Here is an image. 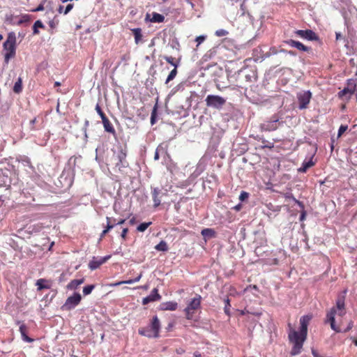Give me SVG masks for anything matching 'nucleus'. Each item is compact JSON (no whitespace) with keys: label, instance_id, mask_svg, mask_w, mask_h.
<instances>
[{"label":"nucleus","instance_id":"1","mask_svg":"<svg viewBox=\"0 0 357 357\" xmlns=\"http://www.w3.org/2000/svg\"><path fill=\"white\" fill-rule=\"evenodd\" d=\"M311 319V316L305 315L303 316L300 319V331L299 332L292 328L291 324H289V333L288 338L293 344L291 350V355L296 356L301 354L304 342L307 338V326Z\"/></svg>","mask_w":357,"mask_h":357},{"label":"nucleus","instance_id":"2","mask_svg":"<svg viewBox=\"0 0 357 357\" xmlns=\"http://www.w3.org/2000/svg\"><path fill=\"white\" fill-rule=\"evenodd\" d=\"M347 290L342 294H339L335 301V305L333 306L326 313L325 323L330 324L332 330L336 333H341V329L335 323V316L342 318L347 314V308L345 305V297Z\"/></svg>","mask_w":357,"mask_h":357},{"label":"nucleus","instance_id":"3","mask_svg":"<svg viewBox=\"0 0 357 357\" xmlns=\"http://www.w3.org/2000/svg\"><path fill=\"white\" fill-rule=\"evenodd\" d=\"M4 54V61L8 63L10 59L15 56L16 53V36L14 32H10L8 34L6 41L3 44Z\"/></svg>","mask_w":357,"mask_h":357},{"label":"nucleus","instance_id":"4","mask_svg":"<svg viewBox=\"0 0 357 357\" xmlns=\"http://www.w3.org/2000/svg\"><path fill=\"white\" fill-rule=\"evenodd\" d=\"M127 157V146L126 145H119L117 147V151H114V159L116 161L115 165L119 170L125 167Z\"/></svg>","mask_w":357,"mask_h":357},{"label":"nucleus","instance_id":"5","mask_svg":"<svg viewBox=\"0 0 357 357\" xmlns=\"http://www.w3.org/2000/svg\"><path fill=\"white\" fill-rule=\"evenodd\" d=\"M201 301L202 296L199 294H196V296L194 297L187 305V307L184 310L185 318L187 319L190 320L193 318L195 312L201 307Z\"/></svg>","mask_w":357,"mask_h":357},{"label":"nucleus","instance_id":"6","mask_svg":"<svg viewBox=\"0 0 357 357\" xmlns=\"http://www.w3.org/2000/svg\"><path fill=\"white\" fill-rule=\"evenodd\" d=\"M206 104L208 107H213L215 109H220L226 103V100L216 95H208L206 100Z\"/></svg>","mask_w":357,"mask_h":357},{"label":"nucleus","instance_id":"7","mask_svg":"<svg viewBox=\"0 0 357 357\" xmlns=\"http://www.w3.org/2000/svg\"><path fill=\"white\" fill-rule=\"evenodd\" d=\"M82 300V296L79 293H74L73 296H69L64 305L62 306V308L66 310H70L75 308Z\"/></svg>","mask_w":357,"mask_h":357},{"label":"nucleus","instance_id":"8","mask_svg":"<svg viewBox=\"0 0 357 357\" xmlns=\"http://www.w3.org/2000/svg\"><path fill=\"white\" fill-rule=\"evenodd\" d=\"M356 86V81L355 79H349L347 83V86L338 93L339 97L342 98L349 94V98H350L351 96L354 93Z\"/></svg>","mask_w":357,"mask_h":357},{"label":"nucleus","instance_id":"9","mask_svg":"<svg viewBox=\"0 0 357 357\" xmlns=\"http://www.w3.org/2000/svg\"><path fill=\"white\" fill-rule=\"evenodd\" d=\"M299 108L301 109L307 108L312 98V93L310 91H303L297 96Z\"/></svg>","mask_w":357,"mask_h":357},{"label":"nucleus","instance_id":"10","mask_svg":"<svg viewBox=\"0 0 357 357\" xmlns=\"http://www.w3.org/2000/svg\"><path fill=\"white\" fill-rule=\"evenodd\" d=\"M295 34L302 38L310 40L317 41L319 40V36L315 32L311 29L306 30H296Z\"/></svg>","mask_w":357,"mask_h":357},{"label":"nucleus","instance_id":"11","mask_svg":"<svg viewBox=\"0 0 357 357\" xmlns=\"http://www.w3.org/2000/svg\"><path fill=\"white\" fill-rule=\"evenodd\" d=\"M109 258L110 256H106L100 259L93 257V259L89 263V268L91 270L97 269L102 264L105 263Z\"/></svg>","mask_w":357,"mask_h":357},{"label":"nucleus","instance_id":"12","mask_svg":"<svg viewBox=\"0 0 357 357\" xmlns=\"http://www.w3.org/2000/svg\"><path fill=\"white\" fill-rule=\"evenodd\" d=\"M161 299V296L158 294V291L156 288H154L150 295L145 297L142 300V304L143 305H147L148 303L151 302H154L156 301H160Z\"/></svg>","mask_w":357,"mask_h":357},{"label":"nucleus","instance_id":"13","mask_svg":"<svg viewBox=\"0 0 357 357\" xmlns=\"http://www.w3.org/2000/svg\"><path fill=\"white\" fill-rule=\"evenodd\" d=\"M284 43L290 47H295L300 51L309 52L310 50V47L305 46L302 43L292 39L287 40Z\"/></svg>","mask_w":357,"mask_h":357},{"label":"nucleus","instance_id":"14","mask_svg":"<svg viewBox=\"0 0 357 357\" xmlns=\"http://www.w3.org/2000/svg\"><path fill=\"white\" fill-rule=\"evenodd\" d=\"M149 327L153 331V337H158L160 329V323L157 316H154L153 317Z\"/></svg>","mask_w":357,"mask_h":357},{"label":"nucleus","instance_id":"15","mask_svg":"<svg viewBox=\"0 0 357 357\" xmlns=\"http://www.w3.org/2000/svg\"><path fill=\"white\" fill-rule=\"evenodd\" d=\"M151 195L154 203V206L158 207L161 204L160 198L162 197V193L161 192V190L159 188H155L152 190Z\"/></svg>","mask_w":357,"mask_h":357},{"label":"nucleus","instance_id":"16","mask_svg":"<svg viewBox=\"0 0 357 357\" xmlns=\"http://www.w3.org/2000/svg\"><path fill=\"white\" fill-rule=\"evenodd\" d=\"M102 122L103 124V127L105 130L107 132L111 133L113 135H116V130L112 124V123L109 121V119L106 116L102 119Z\"/></svg>","mask_w":357,"mask_h":357},{"label":"nucleus","instance_id":"17","mask_svg":"<svg viewBox=\"0 0 357 357\" xmlns=\"http://www.w3.org/2000/svg\"><path fill=\"white\" fill-rule=\"evenodd\" d=\"M36 285L37 286V291H40L43 289H49L51 287L50 282L46 279H39L36 281Z\"/></svg>","mask_w":357,"mask_h":357},{"label":"nucleus","instance_id":"18","mask_svg":"<svg viewBox=\"0 0 357 357\" xmlns=\"http://www.w3.org/2000/svg\"><path fill=\"white\" fill-rule=\"evenodd\" d=\"M278 121H269L262 123L261 125V129L264 131H273L278 128Z\"/></svg>","mask_w":357,"mask_h":357},{"label":"nucleus","instance_id":"19","mask_svg":"<svg viewBox=\"0 0 357 357\" xmlns=\"http://www.w3.org/2000/svg\"><path fill=\"white\" fill-rule=\"evenodd\" d=\"M178 307V303L175 301H168L160 304V308L162 310H176Z\"/></svg>","mask_w":357,"mask_h":357},{"label":"nucleus","instance_id":"20","mask_svg":"<svg viewBox=\"0 0 357 357\" xmlns=\"http://www.w3.org/2000/svg\"><path fill=\"white\" fill-rule=\"evenodd\" d=\"M20 332L21 333V335H22V338L24 341L26 342H33L34 341L33 339L29 337L26 333L28 332V328L26 327V326L24 324H21L20 326Z\"/></svg>","mask_w":357,"mask_h":357},{"label":"nucleus","instance_id":"21","mask_svg":"<svg viewBox=\"0 0 357 357\" xmlns=\"http://www.w3.org/2000/svg\"><path fill=\"white\" fill-rule=\"evenodd\" d=\"M115 227V219L107 217V226L106 228L102 231L100 236L103 237L106 234Z\"/></svg>","mask_w":357,"mask_h":357},{"label":"nucleus","instance_id":"22","mask_svg":"<svg viewBox=\"0 0 357 357\" xmlns=\"http://www.w3.org/2000/svg\"><path fill=\"white\" fill-rule=\"evenodd\" d=\"M132 32L133 33L134 38H135V44L138 45L141 43H142V29L140 28H135L132 29Z\"/></svg>","mask_w":357,"mask_h":357},{"label":"nucleus","instance_id":"23","mask_svg":"<svg viewBox=\"0 0 357 357\" xmlns=\"http://www.w3.org/2000/svg\"><path fill=\"white\" fill-rule=\"evenodd\" d=\"M84 282V278L79 280H73L68 283L67 288L70 290L76 289L80 284H83Z\"/></svg>","mask_w":357,"mask_h":357},{"label":"nucleus","instance_id":"24","mask_svg":"<svg viewBox=\"0 0 357 357\" xmlns=\"http://www.w3.org/2000/svg\"><path fill=\"white\" fill-rule=\"evenodd\" d=\"M163 59L174 68H178L180 64V59H175L171 56H164Z\"/></svg>","mask_w":357,"mask_h":357},{"label":"nucleus","instance_id":"25","mask_svg":"<svg viewBox=\"0 0 357 357\" xmlns=\"http://www.w3.org/2000/svg\"><path fill=\"white\" fill-rule=\"evenodd\" d=\"M314 165V162L312 160H310L309 161H304L302 164V166L298 169L299 172L305 173L307 170Z\"/></svg>","mask_w":357,"mask_h":357},{"label":"nucleus","instance_id":"26","mask_svg":"<svg viewBox=\"0 0 357 357\" xmlns=\"http://www.w3.org/2000/svg\"><path fill=\"white\" fill-rule=\"evenodd\" d=\"M138 333H139V335H143V336H146V337H153V331H151V329L150 328L149 326L146 327V328H140L138 330Z\"/></svg>","mask_w":357,"mask_h":357},{"label":"nucleus","instance_id":"27","mask_svg":"<svg viewBox=\"0 0 357 357\" xmlns=\"http://www.w3.org/2000/svg\"><path fill=\"white\" fill-rule=\"evenodd\" d=\"M142 278V273L139 274L137 278L132 280H123L120 281L114 284H111L110 286H119L123 284H132L134 282L139 281L140 278Z\"/></svg>","mask_w":357,"mask_h":357},{"label":"nucleus","instance_id":"28","mask_svg":"<svg viewBox=\"0 0 357 357\" xmlns=\"http://www.w3.org/2000/svg\"><path fill=\"white\" fill-rule=\"evenodd\" d=\"M165 20V17L158 13H153L152 17L149 19L151 22H162Z\"/></svg>","mask_w":357,"mask_h":357},{"label":"nucleus","instance_id":"29","mask_svg":"<svg viewBox=\"0 0 357 357\" xmlns=\"http://www.w3.org/2000/svg\"><path fill=\"white\" fill-rule=\"evenodd\" d=\"M201 234L204 238H212L215 236V232L213 229L206 228L202 230Z\"/></svg>","mask_w":357,"mask_h":357},{"label":"nucleus","instance_id":"30","mask_svg":"<svg viewBox=\"0 0 357 357\" xmlns=\"http://www.w3.org/2000/svg\"><path fill=\"white\" fill-rule=\"evenodd\" d=\"M18 16H15L13 14L7 15L6 16V20L5 22L10 25H17V20Z\"/></svg>","mask_w":357,"mask_h":357},{"label":"nucleus","instance_id":"31","mask_svg":"<svg viewBox=\"0 0 357 357\" xmlns=\"http://www.w3.org/2000/svg\"><path fill=\"white\" fill-rule=\"evenodd\" d=\"M18 20H17V25H21L24 23L28 22L30 21V15L27 14H24L20 16H18Z\"/></svg>","mask_w":357,"mask_h":357},{"label":"nucleus","instance_id":"32","mask_svg":"<svg viewBox=\"0 0 357 357\" xmlns=\"http://www.w3.org/2000/svg\"><path fill=\"white\" fill-rule=\"evenodd\" d=\"M155 249L158 251L165 252L167 251L168 246L165 241H161L158 245L155 246Z\"/></svg>","mask_w":357,"mask_h":357},{"label":"nucleus","instance_id":"33","mask_svg":"<svg viewBox=\"0 0 357 357\" xmlns=\"http://www.w3.org/2000/svg\"><path fill=\"white\" fill-rule=\"evenodd\" d=\"M22 90V79L20 78L15 83L13 86V91L16 93H19Z\"/></svg>","mask_w":357,"mask_h":357},{"label":"nucleus","instance_id":"34","mask_svg":"<svg viewBox=\"0 0 357 357\" xmlns=\"http://www.w3.org/2000/svg\"><path fill=\"white\" fill-rule=\"evenodd\" d=\"M38 28H44V25L40 20H37L35 22L33 26V34H38L39 33L38 30Z\"/></svg>","mask_w":357,"mask_h":357},{"label":"nucleus","instance_id":"35","mask_svg":"<svg viewBox=\"0 0 357 357\" xmlns=\"http://www.w3.org/2000/svg\"><path fill=\"white\" fill-rule=\"evenodd\" d=\"M177 68H174V69L169 73L167 78L165 81V84H168L170 81L174 79L177 75Z\"/></svg>","mask_w":357,"mask_h":357},{"label":"nucleus","instance_id":"36","mask_svg":"<svg viewBox=\"0 0 357 357\" xmlns=\"http://www.w3.org/2000/svg\"><path fill=\"white\" fill-rule=\"evenodd\" d=\"M151 225V222H143L141 223L138 227H137V230L140 232L144 231L150 225Z\"/></svg>","mask_w":357,"mask_h":357},{"label":"nucleus","instance_id":"37","mask_svg":"<svg viewBox=\"0 0 357 357\" xmlns=\"http://www.w3.org/2000/svg\"><path fill=\"white\" fill-rule=\"evenodd\" d=\"M285 197L288 199H291L295 203H296L301 208H304V205L303 202L297 200L291 194L287 193L285 195Z\"/></svg>","mask_w":357,"mask_h":357},{"label":"nucleus","instance_id":"38","mask_svg":"<svg viewBox=\"0 0 357 357\" xmlns=\"http://www.w3.org/2000/svg\"><path fill=\"white\" fill-rule=\"evenodd\" d=\"M94 288H95V285L94 284L87 285V286L84 287V289H83V294L85 296L89 295V294H90L91 293V291L93 290Z\"/></svg>","mask_w":357,"mask_h":357},{"label":"nucleus","instance_id":"39","mask_svg":"<svg viewBox=\"0 0 357 357\" xmlns=\"http://www.w3.org/2000/svg\"><path fill=\"white\" fill-rule=\"evenodd\" d=\"M229 32L225 29H218L215 31V34L218 37H222L227 36Z\"/></svg>","mask_w":357,"mask_h":357},{"label":"nucleus","instance_id":"40","mask_svg":"<svg viewBox=\"0 0 357 357\" xmlns=\"http://www.w3.org/2000/svg\"><path fill=\"white\" fill-rule=\"evenodd\" d=\"M95 109H96V111L97 112V113L100 116L101 119H102L103 118L106 117L105 114L103 112V111L102 110L100 106L98 104H97L96 105V108Z\"/></svg>","mask_w":357,"mask_h":357},{"label":"nucleus","instance_id":"41","mask_svg":"<svg viewBox=\"0 0 357 357\" xmlns=\"http://www.w3.org/2000/svg\"><path fill=\"white\" fill-rule=\"evenodd\" d=\"M348 129L347 126L341 125L338 130L337 137H340Z\"/></svg>","mask_w":357,"mask_h":357},{"label":"nucleus","instance_id":"42","mask_svg":"<svg viewBox=\"0 0 357 357\" xmlns=\"http://www.w3.org/2000/svg\"><path fill=\"white\" fill-rule=\"evenodd\" d=\"M229 298H227L225 300V314H227V315H229L230 312H229V307H230V303H229Z\"/></svg>","mask_w":357,"mask_h":357},{"label":"nucleus","instance_id":"43","mask_svg":"<svg viewBox=\"0 0 357 357\" xmlns=\"http://www.w3.org/2000/svg\"><path fill=\"white\" fill-rule=\"evenodd\" d=\"M248 197H249V194L247 192L242 191L239 196V199L243 202V201H245V199H247L248 198Z\"/></svg>","mask_w":357,"mask_h":357},{"label":"nucleus","instance_id":"44","mask_svg":"<svg viewBox=\"0 0 357 357\" xmlns=\"http://www.w3.org/2000/svg\"><path fill=\"white\" fill-rule=\"evenodd\" d=\"M128 232V228H127V227L123 228L121 234V237L122 238V239L123 241L126 240Z\"/></svg>","mask_w":357,"mask_h":357},{"label":"nucleus","instance_id":"45","mask_svg":"<svg viewBox=\"0 0 357 357\" xmlns=\"http://www.w3.org/2000/svg\"><path fill=\"white\" fill-rule=\"evenodd\" d=\"M205 39H206V36H197L195 38V41L197 43V46H199L202 43H203L205 40Z\"/></svg>","mask_w":357,"mask_h":357},{"label":"nucleus","instance_id":"46","mask_svg":"<svg viewBox=\"0 0 357 357\" xmlns=\"http://www.w3.org/2000/svg\"><path fill=\"white\" fill-rule=\"evenodd\" d=\"M73 6L74 5L73 3L68 4L63 11V14L67 15L73 9Z\"/></svg>","mask_w":357,"mask_h":357},{"label":"nucleus","instance_id":"47","mask_svg":"<svg viewBox=\"0 0 357 357\" xmlns=\"http://www.w3.org/2000/svg\"><path fill=\"white\" fill-rule=\"evenodd\" d=\"M353 326H354V322L352 321H350L348 324L347 327L345 329H344L343 331L341 330V332L347 333V332L349 331L353 328Z\"/></svg>","mask_w":357,"mask_h":357},{"label":"nucleus","instance_id":"48","mask_svg":"<svg viewBox=\"0 0 357 357\" xmlns=\"http://www.w3.org/2000/svg\"><path fill=\"white\" fill-rule=\"evenodd\" d=\"M44 10V6L43 4L38 5V6L33 10H31L32 12H38L42 11Z\"/></svg>","mask_w":357,"mask_h":357},{"label":"nucleus","instance_id":"49","mask_svg":"<svg viewBox=\"0 0 357 357\" xmlns=\"http://www.w3.org/2000/svg\"><path fill=\"white\" fill-rule=\"evenodd\" d=\"M37 121V119L35 117L34 119H33L32 120H31L30 121V125H31V130H35V127H34V125L35 123H36Z\"/></svg>","mask_w":357,"mask_h":357},{"label":"nucleus","instance_id":"50","mask_svg":"<svg viewBox=\"0 0 357 357\" xmlns=\"http://www.w3.org/2000/svg\"><path fill=\"white\" fill-rule=\"evenodd\" d=\"M155 109H153V111L151 114V122L152 124H153L155 123Z\"/></svg>","mask_w":357,"mask_h":357},{"label":"nucleus","instance_id":"51","mask_svg":"<svg viewBox=\"0 0 357 357\" xmlns=\"http://www.w3.org/2000/svg\"><path fill=\"white\" fill-rule=\"evenodd\" d=\"M305 216H306V212L305 211H303L301 212V216H300V220L301 221H303L305 219Z\"/></svg>","mask_w":357,"mask_h":357},{"label":"nucleus","instance_id":"52","mask_svg":"<svg viewBox=\"0 0 357 357\" xmlns=\"http://www.w3.org/2000/svg\"><path fill=\"white\" fill-rule=\"evenodd\" d=\"M160 158L158 149H156L155 154H154V160H158Z\"/></svg>","mask_w":357,"mask_h":357},{"label":"nucleus","instance_id":"53","mask_svg":"<svg viewBox=\"0 0 357 357\" xmlns=\"http://www.w3.org/2000/svg\"><path fill=\"white\" fill-rule=\"evenodd\" d=\"M126 222L125 219H120L118 222H115V225H121Z\"/></svg>","mask_w":357,"mask_h":357},{"label":"nucleus","instance_id":"54","mask_svg":"<svg viewBox=\"0 0 357 357\" xmlns=\"http://www.w3.org/2000/svg\"><path fill=\"white\" fill-rule=\"evenodd\" d=\"M241 204H238V205H236V206L234 207V209H235L236 211H239V210H241Z\"/></svg>","mask_w":357,"mask_h":357},{"label":"nucleus","instance_id":"55","mask_svg":"<svg viewBox=\"0 0 357 357\" xmlns=\"http://www.w3.org/2000/svg\"><path fill=\"white\" fill-rule=\"evenodd\" d=\"M135 223V218H132V219L130 220V225H134Z\"/></svg>","mask_w":357,"mask_h":357},{"label":"nucleus","instance_id":"56","mask_svg":"<svg viewBox=\"0 0 357 357\" xmlns=\"http://www.w3.org/2000/svg\"><path fill=\"white\" fill-rule=\"evenodd\" d=\"M63 6H59V9H58V12H59V13H63Z\"/></svg>","mask_w":357,"mask_h":357},{"label":"nucleus","instance_id":"57","mask_svg":"<svg viewBox=\"0 0 357 357\" xmlns=\"http://www.w3.org/2000/svg\"><path fill=\"white\" fill-rule=\"evenodd\" d=\"M341 37H342V36L340 33H336V40L340 39Z\"/></svg>","mask_w":357,"mask_h":357},{"label":"nucleus","instance_id":"58","mask_svg":"<svg viewBox=\"0 0 357 357\" xmlns=\"http://www.w3.org/2000/svg\"><path fill=\"white\" fill-rule=\"evenodd\" d=\"M334 142H335V140L333 139H332V142H331V151H333V149H334V144H333Z\"/></svg>","mask_w":357,"mask_h":357},{"label":"nucleus","instance_id":"59","mask_svg":"<svg viewBox=\"0 0 357 357\" xmlns=\"http://www.w3.org/2000/svg\"><path fill=\"white\" fill-rule=\"evenodd\" d=\"M61 86V83L59 82H55L54 86Z\"/></svg>","mask_w":357,"mask_h":357},{"label":"nucleus","instance_id":"60","mask_svg":"<svg viewBox=\"0 0 357 357\" xmlns=\"http://www.w3.org/2000/svg\"><path fill=\"white\" fill-rule=\"evenodd\" d=\"M195 356L196 357H201V354L198 352L195 353Z\"/></svg>","mask_w":357,"mask_h":357},{"label":"nucleus","instance_id":"61","mask_svg":"<svg viewBox=\"0 0 357 357\" xmlns=\"http://www.w3.org/2000/svg\"><path fill=\"white\" fill-rule=\"evenodd\" d=\"M289 54H291V55H293V56L296 55L295 52H293V51H289Z\"/></svg>","mask_w":357,"mask_h":357},{"label":"nucleus","instance_id":"62","mask_svg":"<svg viewBox=\"0 0 357 357\" xmlns=\"http://www.w3.org/2000/svg\"><path fill=\"white\" fill-rule=\"evenodd\" d=\"M53 245H54V242H52V243H51V245H50V247L49 250H50V249H51V248L53 246Z\"/></svg>","mask_w":357,"mask_h":357},{"label":"nucleus","instance_id":"63","mask_svg":"<svg viewBox=\"0 0 357 357\" xmlns=\"http://www.w3.org/2000/svg\"><path fill=\"white\" fill-rule=\"evenodd\" d=\"M3 39V36L0 34V41Z\"/></svg>","mask_w":357,"mask_h":357},{"label":"nucleus","instance_id":"64","mask_svg":"<svg viewBox=\"0 0 357 357\" xmlns=\"http://www.w3.org/2000/svg\"><path fill=\"white\" fill-rule=\"evenodd\" d=\"M149 17V15L147 14L146 16V20H148Z\"/></svg>","mask_w":357,"mask_h":357}]
</instances>
